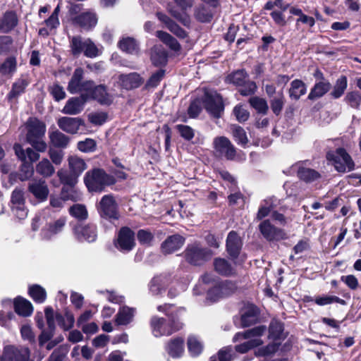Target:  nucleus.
Wrapping results in <instances>:
<instances>
[{"label": "nucleus", "mask_w": 361, "mask_h": 361, "mask_svg": "<svg viewBox=\"0 0 361 361\" xmlns=\"http://www.w3.org/2000/svg\"><path fill=\"white\" fill-rule=\"evenodd\" d=\"M74 234L80 241L93 242L97 238L96 226L93 224H78L74 228Z\"/></svg>", "instance_id": "nucleus-16"}, {"label": "nucleus", "mask_w": 361, "mask_h": 361, "mask_svg": "<svg viewBox=\"0 0 361 361\" xmlns=\"http://www.w3.org/2000/svg\"><path fill=\"white\" fill-rule=\"evenodd\" d=\"M241 246V240L238 234L234 231L230 232L226 240V247L229 255L233 258L237 257Z\"/></svg>", "instance_id": "nucleus-24"}, {"label": "nucleus", "mask_w": 361, "mask_h": 361, "mask_svg": "<svg viewBox=\"0 0 361 361\" xmlns=\"http://www.w3.org/2000/svg\"><path fill=\"white\" fill-rule=\"evenodd\" d=\"M348 82L345 76H341L339 78L334 87V89L331 92V95L333 97L337 99L343 95L345 90L347 88Z\"/></svg>", "instance_id": "nucleus-48"}, {"label": "nucleus", "mask_w": 361, "mask_h": 361, "mask_svg": "<svg viewBox=\"0 0 361 361\" xmlns=\"http://www.w3.org/2000/svg\"><path fill=\"white\" fill-rule=\"evenodd\" d=\"M307 92L305 84L300 80H294L290 83L289 96L291 99L298 100Z\"/></svg>", "instance_id": "nucleus-37"}, {"label": "nucleus", "mask_w": 361, "mask_h": 361, "mask_svg": "<svg viewBox=\"0 0 361 361\" xmlns=\"http://www.w3.org/2000/svg\"><path fill=\"white\" fill-rule=\"evenodd\" d=\"M171 283L170 277L167 275H159L154 277L150 281L149 288L152 295H161L166 290V287Z\"/></svg>", "instance_id": "nucleus-18"}, {"label": "nucleus", "mask_w": 361, "mask_h": 361, "mask_svg": "<svg viewBox=\"0 0 361 361\" xmlns=\"http://www.w3.org/2000/svg\"><path fill=\"white\" fill-rule=\"evenodd\" d=\"M250 104L258 113L265 114L268 111V104L264 99L254 97L250 99Z\"/></svg>", "instance_id": "nucleus-50"}, {"label": "nucleus", "mask_w": 361, "mask_h": 361, "mask_svg": "<svg viewBox=\"0 0 361 361\" xmlns=\"http://www.w3.org/2000/svg\"><path fill=\"white\" fill-rule=\"evenodd\" d=\"M231 129L233 136L238 144L243 146L245 145L248 142V139L243 128L240 126H233Z\"/></svg>", "instance_id": "nucleus-51"}, {"label": "nucleus", "mask_w": 361, "mask_h": 361, "mask_svg": "<svg viewBox=\"0 0 361 361\" xmlns=\"http://www.w3.org/2000/svg\"><path fill=\"white\" fill-rule=\"evenodd\" d=\"M151 60L155 66H162L166 63L167 54L161 46H154L152 48Z\"/></svg>", "instance_id": "nucleus-41"}, {"label": "nucleus", "mask_w": 361, "mask_h": 361, "mask_svg": "<svg viewBox=\"0 0 361 361\" xmlns=\"http://www.w3.org/2000/svg\"><path fill=\"white\" fill-rule=\"evenodd\" d=\"M56 322L64 331H68L73 326L75 319L70 313H66L65 315L56 314Z\"/></svg>", "instance_id": "nucleus-46"}, {"label": "nucleus", "mask_w": 361, "mask_h": 361, "mask_svg": "<svg viewBox=\"0 0 361 361\" xmlns=\"http://www.w3.org/2000/svg\"><path fill=\"white\" fill-rule=\"evenodd\" d=\"M176 3L182 8V12H178L175 9H170L169 12L173 17L180 21L185 26H189L190 24V16L185 13V10L191 8L192 0H174Z\"/></svg>", "instance_id": "nucleus-17"}, {"label": "nucleus", "mask_w": 361, "mask_h": 361, "mask_svg": "<svg viewBox=\"0 0 361 361\" xmlns=\"http://www.w3.org/2000/svg\"><path fill=\"white\" fill-rule=\"evenodd\" d=\"M18 23V19L15 12H6L1 17V32H10L17 26Z\"/></svg>", "instance_id": "nucleus-29"}, {"label": "nucleus", "mask_w": 361, "mask_h": 361, "mask_svg": "<svg viewBox=\"0 0 361 361\" xmlns=\"http://www.w3.org/2000/svg\"><path fill=\"white\" fill-rule=\"evenodd\" d=\"M82 97H72L69 99L64 106L62 112L65 114L76 115L82 111L85 99Z\"/></svg>", "instance_id": "nucleus-23"}, {"label": "nucleus", "mask_w": 361, "mask_h": 361, "mask_svg": "<svg viewBox=\"0 0 361 361\" xmlns=\"http://www.w3.org/2000/svg\"><path fill=\"white\" fill-rule=\"evenodd\" d=\"M157 37H159L165 44L175 51L180 49V45L178 41L169 33L164 31H157Z\"/></svg>", "instance_id": "nucleus-44"}, {"label": "nucleus", "mask_w": 361, "mask_h": 361, "mask_svg": "<svg viewBox=\"0 0 361 361\" xmlns=\"http://www.w3.org/2000/svg\"><path fill=\"white\" fill-rule=\"evenodd\" d=\"M331 88V84L326 80H322L314 84L308 95V99L314 100L324 96Z\"/></svg>", "instance_id": "nucleus-32"}, {"label": "nucleus", "mask_w": 361, "mask_h": 361, "mask_svg": "<svg viewBox=\"0 0 361 361\" xmlns=\"http://www.w3.org/2000/svg\"><path fill=\"white\" fill-rule=\"evenodd\" d=\"M80 197V194H79L76 190L71 189L69 194H66L65 188H63L62 190V197H51L50 200V204L53 207L60 208L62 207L66 200H71L73 201H77Z\"/></svg>", "instance_id": "nucleus-34"}, {"label": "nucleus", "mask_w": 361, "mask_h": 361, "mask_svg": "<svg viewBox=\"0 0 361 361\" xmlns=\"http://www.w3.org/2000/svg\"><path fill=\"white\" fill-rule=\"evenodd\" d=\"M66 222L65 218H60L53 223L49 224L46 228L42 230V234L43 238L49 239L61 232L66 225Z\"/></svg>", "instance_id": "nucleus-30"}, {"label": "nucleus", "mask_w": 361, "mask_h": 361, "mask_svg": "<svg viewBox=\"0 0 361 361\" xmlns=\"http://www.w3.org/2000/svg\"><path fill=\"white\" fill-rule=\"evenodd\" d=\"M314 302L317 305L324 306L331 304L333 302L340 303L345 305V301L335 295H322L317 296L314 298Z\"/></svg>", "instance_id": "nucleus-49"}, {"label": "nucleus", "mask_w": 361, "mask_h": 361, "mask_svg": "<svg viewBox=\"0 0 361 361\" xmlns=\"http://www.w3.org/2000/svg\"><path fill=\"white\" fill-rule=\"evenodd\" d=\"M45 318L47 320V324L48 326V329L51 331H54L56 328V314L54 312V310L47 307L44 310Z\"/></svg>", "instance_id": "nucleus-58"}, {"label": "nucleus", "mask_w": 361, "mask_h": 361, "mask_svg": "<svg viewBox=\"0 0 361 361\" xmlns=\"http://www.w3.org/2000/svg\"><path fill=\"white\" fill-rule=\"evenodd\" d=\"M59 6H58L54 9L50 17L45 20L46 26L49 29V30H53L59 25Z\"/></svg>", "instance_id": "nucleus-63"}, {"label": "nucleus", "mask_w": 361, "mask_h": 361, "mask_svg": "<svg viewBox=\"0 0 361 361\" xmlns=\"http://www.w3.org/2000/svg\"><path fill=\"white\" fill-rule=\"evenodd\" d=\"M274 204L271 200H266L264 203L260 206L257 214V219H262L269 215L271 209L274 207Z\"/></svg>", "instance_id": "nucleus-60"}, {"label": "nucleus", "mask_w": 361, "mask_h": 361, "mask_svg": "<svg viewBox=\"0 0 361 361\" xmlns=\"http://www.w3.org/2000/svg\"><path fill=\"white\" fill-rule=\"evenodd\" d=\"M150 326L152 334L155 337H161L169 336L181 329L183 323L176 316H172L169 322L164 318L154 316L151 319Z\"/></svg>", "instance_id": "nucleus-2"}, {"label": "nucleus", "mask_w": 361, "mask_h": 361, "mask_svg": "<svg viewBox=\"0 0 361 361\" xmlns=\"http://www.w3.org/2000/svg\"><path fill=\"white\" fill-rule=\"evenodd\" d=\"M27 141L38 152H44L47 144L42 140L46 131V126L42 121L32 118L27 123Z\"/></svg>", "instance_id": "nucleus-4"}, {"label": "nucleus", "mask_w": 361, "mask_h": 361, "mask_svg": "<svg viewBox=\"0 0 361 361\" xmlns=\"http://www.w3.org/2000/svg\"><path fill=\"white\" fill-rule=\"evenodd\" d=\"M70 214L79 219H85L87 217V211L82 204H75L69 209Z\"/></svg>", "instance_id": "nucleus-59"}, {"label": "nucleus", "mask_w": 361, "mask_h": 361, "mask_svg": "<svg viewBox=\"0 0 361 361\" xmlns=\"http://www.w3.org/2000/svg\"><path fill=\"white\" fill-rule=\"evenodd\" d=\"M265 330V326H259L244 332L237 333L233 338L235 342L242 340L247 341L236 345L235 350L240 353H245L255 347L261 345L263 341L260 336L263 335Z\"/></svg>", "instance_id": "nucleus-1"}, {"label": "nucleus", "mask_w": 361, "mask_h": 361, "mask_svg": "<svg viewBox=\"0 0 361 361\" xmlns=\"http://www.w3.org/2000/svg\"><path fill=\"white\" fill-rule=\"evenodd\" d=\"M188 348L192 356H197L202 353L203 345L197 337L190 336L188 338Z\"/></svg>", "instance_id": "nucleus-45"}, {"label": "nucleus", "mask_w": 361, "mask_h": 361, "mask_svg": "<svg viewBox=\"0 0 361 361\" xmlns=\"http://www.w3.org/2000/svg\"><path fill=\"white\" fill-rule=\"evenodd\" d=\"M135 312V309L127 306L121 307L116 316V324L118 326L130 324L133 319Z\"/></svg>", "instance_id": "nucleus-31"}, {"label": "nucleus", "mask_w": 361, "mask_h": 361, "mask_svg": "<svg viewBox=\"0 0 361 361\" xmlns=\"http://www.w3.org/2000/svg\"><path fill=\"white\" fill-rule=\"evenodd\" d=\"M247 78L248 75L245 70H238L229 74L226 78V82L240 87L244 85Z\"/></svg>", "instance_id": "nucleus-42"}, {"label": "nucleus", "mask_w": 361, "mask_h": 361, "mask_svg": "<svg viewBox=\"0 0 361 361\" xmlns=\"http://www.w3.org/2000/svg\"><path fill=\"white\" fill-rule=\"evenodd\" d=\"M71 51L74 56H79L85 49V40L80 37H73L70 42Z\"/></svg>", "instance_id": "nucleus-52"}, {"label": "nucleus", "mask_w": 361, "mask_h": 361, "mask_svg": "<svg viewBox=\"0 0 361 361\" xmlns=\"http://www.w3.org/2000/svg\"><path fill=\"white\" fill-rule=\"evenodd\" d=\"M82 73L83 71L81 68H77L75 70L74 73L68 86V90L71 94H75L78 92H85L86 94L87 92L89 91V90H92V81L81 82Z\"/></svg>", "instance_id": "nucleus-14"}, {"label": "nucleus", "mask_w": 361, "mask_h": 361, "mask_svg": "<svg viewBox=\"0 0 361 361\" xmlns=\"http://www.w3.org/2000/svg\"><path fill=\"white\" fill-rule=\"evenodd\" d=\"M185 243V238L180 235L169 236L162 243L161 249L166 254L172 253L180 249Z\"/></svg>", "instance_id": "nucleus-22"}, {"label": "nucleus", "mask_w": 361, "mask_h": 361, "mask_svg": "<svg viewBox=\"0 0 361 361\" xmlns=\"http://www.w3.org/2000/svg\"><path fill=\"white\" fill-rule=\"evenodd\" d=\"M85 96L91 97L98 100L102 104H109L111 102L104 86H94L93 82L92 90H89V91L85 94Z\"/></svg>", "instance_id": "nucleus-33"}, {"label": "nucleus", "mask_w": 361, "mask_h": 361, "mask_svg": "<svg viewBox=\"0 0 361 361\" xmlns=\"http://www.w3.org/2000/svg\"><path fill=\"white\" fill-rule=\"evenodd\" d=\"M213 146L216 155L227 159H234L235 149L231 141L224 136L216 137L213 140Z\"/></svg>", "instance_id": "nucleus-10"}, {"label": "nucleus", "mask_w": 361, "mask_h": 361, "mask_svg": "<svg viewBox=\"0 0 361 361\" xmlns=\"http://www.w3.org/2000/svg\"><path fill=\"white\" fill-rule=\"evenodd\" d=\"M298 176L305 182H312L319 178V174L316 171L304 167L299 168Z\"/></svg>", "instance_id": "nucleus-47"}, {"label": "nucleus", "mask_w": 361, "mask_h": 361, "mask_svg": "<svg viewBox=\"0 0 361 361\" xmlns=\"http://www.w3.org/2000/svg\"><path fill=\"white\" fill-rule=\"evenodd\" d=\"M57 175L63 184L71 187H73L78 183L79 177L72 173L66 174L63 170L58 171Z\"/></svg>", "instance_id": "nucleus-53"}, {"label": "nucleus", "mask_w": 361, "mask_h": 361, "mask_svg": "<svg viewBox=\"0 0 361 361\" xmlns=\"http://www.w3.org/2000/svg\"><path fill=\"white\" fill-rule=\"evenodd\" d=\"M195 18L201 22H209L212 18V13L204 6L199 7L195 13Z\"/></svg>", "instance_id": "nucleus-64"}, {"label": "nucleus", "mask_w": 361, "mask_h": 361, "mask_svg": "<svg viewBox=\"0 0 361 361\" xmlns=\"http://www.w3.org/2000/svg\"><path fill=\"white\" fill-rule=\"evenodd\" d=\"M326 157L328 164L339 173L349 172L355 169V163L352 157L342 147L329 151Z\"/></svg>", "instance_id": "nucleus-3"}, {"label": "nucleus", "mask_w": 361, "mask_h": 361, "mask_svg": "<svg viewBox=\"0 0 361 361\" xmlns=\"http://www.w3.org/2000/svg\"><path fill=\"white\" fill-rule=\"evenodd\" d=\"M204 106L207 111L216 118L220 117L224 109L221 97L215 91L205 93Z\"/></svg>", "instance_id": "nucleus-11"}, {"label": "nucleus", "mask_w": 361, "mask_h": 361, "mask_svg": "<svg viewBox=\"0 0 361 361\" xmlns=\"http://www.w3.org/2000/svg\"><path fill=\"white\" fill-rule=\"evenodd\" d=\"M30 192L37 199L44 200L47 199L49 190L44 180L33 181L29 185Z\"/></svg>", "instance_id": "nucleus-28"}, {"label": "nucleus", "mask_w": 361, "mask_h": 361, "mask_svg": "<svg viewBox=\"0 0 361 361\" xmlns=\"http://www.w3.org/2000/svg\"><path fill=\"white\" fill-rule=\"evenodd\" d=\"M36 172L44 178H49L51 176L54 172L55 169L52 164L47 159H42L35 167Z\"/></svg>", "instance_id": "nucleus-40"}, {"label": "nucleus", "mask_w": 361, "mask_h": 361, "mask_svg": "<svg viewBox=\"0 0 361 361\" xmlns=\"http://www.w3.org/2000/svg\"><path fill=\"white\" fill-rule=\"evenodd\" d=\"M259 229L263 237L269 241L281 240L288 238L283 229L274 226L269 220L261 222Z\"/></svg>", "instance_id": "nucleus-12"}, {"label": "nucleus", "mask_w": 361, "mask_h": 361, "mask_svg": "<svg viewBox=\"0 0 361 361\" xmlns=\"http://www.w3.org/2000/svg\"><path fill=\"white\" fill-rule=\"evenodd\" d=\"M97 208L102 218L109 220H116L119 218L117 203L114 197L111 195L103 196Z\"/></svg>", "instance_id": "nucleus-6"}, {"label": "nucleus", "mask_w": 361, "mask_h": 361, "mask_svg": "<svg viewBox=\"0 0 361 361\" xmlns=\"http://www.w3.org/2000/svg\"><path fill=\"white\" fill-rule=\"evenodd\" d=\"M289 8V4L283 1V0L269 1L266 3L264 9L270 10V16L272 19L279 26L286 25V20L284 12Z\"/></svg>", "instance_id": "nucleus-9"}, {"label": "nucleus", "mask_w": 361, "mask_h": 361, "mask_svg": "<svg viewBox=\"0 0 361 361\" xmlns=\"http://www.w3.org/2000/svg\"><path fill=\"white\" fill-rule=\"evenodd\" d=\"M119 47L123 51L133 54L136 51L137 45L133 38L127 37L120 41Z\"/></svg>", "instance_id": "nucleus-54"}, {"label": "nucleus", "mask_w": 361, "mask_h": 361, "mask_svg": "<svg viewBox=\"0 0 361 361\" xmlns=\"http://www.w3.org/2000/svg\"><path fill=\"white\" fill-rule=\"evenodd\" d=\"M11 209L13 215L20 220L23 212V191L20 188H16L12 193Z\"/></svg>", "instance_id": "nucleus-27"}, {"label": "nucleus", "mask_w": 361, "mask_h": 361, "mask_svg": "<svg viewBox=\"0 0 361 361\" xmlns=\"http://www.w3.org/2000/svg\"><path fill=\"white\" fill-rule=\"evenodd\" d=\"M283 330L281 323L276 321L272 322L269 326V337L274 340L281 338Z\"/></svg>", "instance_id": "nucleus-57"}, {"label": "nucleus", "mask_w": 361, "mask_h": 361, "mask_svg": "<svg viewBox=\"0 0 361 361\" xmlns=\"http://www.w3.org/2000/svg\"><path fill=\"white\" fill-rule=\"evenodd\" d=\"M0 361H23V355L20 350L13 345H6L4 348Z\"/></svg>", "instance_id": "nucleus-36"}, {"label": "nucleus", "mask_w": 361, "mask_h": 361, "mask_svg": "<svg viewBox=\"0 0 361 361\" xmlns=\"http://www.w3.org/2000/svg\"><path fill=\"white\" fill-rule=\"evenodd\" d=\"M57 124L60 129L63 131L70 133L76 134L80 128L85 126L82 119L78 117H61L57 121Z\"/></svg>", "instance_id": "nucleus-15"}, {"label": "nucleus", "mask_w": 361, "mask_h": 361, "mask_svg": "<svg viewBox=\"0 0 361 361\" xmlns=\"http://www.w3.org/2000/svg\"><path fill=\"white\" fill-rule=\"evenodd\" d=\"M135 244L134 233L127 227L121 228L115 242L116 247L122 252H129Z\"/></svg>", "instance_id": "nucleus-13"}, {"label": "nucleus", "mask_w": 361, "mask_h": 361, "mask_svg": "<svg viewBox=\"0 0 361 361\" xmlns=\"http://www.w3.org/2000/svg\"><path fill=\"white\" fill-rule=\"evenodd\" d=\"M114 178L100 169H94L86 173L84 183L90 192H102L106 185L114 183Z\"/></svg>", "instance_id": "nucleus-5"}, {"label": "nucleus", "mask_w": 361, "mask_h": 361, "mask_svg": "<svg viewBox=\"0 0 361 361\" xmlns=\"http://www.w3.org/2000/svg\"><path fill=\"white\" fill-rule=\"evenodd\" d=\"M85 55L90 58H94L99 54V50L90 39H85Z\"/></svg>", "instance_id": "nucleus-55"}, {"label": "nucleus", "mask_w": 361, "mask_h": 361, "mask_svg": "<svg viewBox=\"0 0 361 361\" xmlns=\"http://www.w3.org/2000/svg\"><path fill=\"white\" fill-rule=\"evenodd\" d=\"M284 104V97L282 94H279L271 100V108L276 115H279Z\"/></svg>", "instance_id": "nucleus-61"}, {"label": "nucleus", "mask_w": 361, "mask_h": 361, "mask_svg": "<svg viewBox=\"0 0 361 361\" xmlns=\"http://www.w3.org/2000/svg\"><path fill=\"white\" fill-rule=\"evenodd\" d=\"M215 271L223 276H230L234 274L233 267L227 260L222 258H216L214 261Z\"/></svg>", "instance_id": "nucleus-39"}, {"label": "nucleus", "mask_w": 361, "mask_h": 361, "mask_svg": "<svg viewBox=\"0 0 361 361\" xmlns=\"http://www.w3.org/2000/svg\"><path fill=\"white\" fill-rule=\"evenodd\" d=\"M118 82L122 87L131 90L138 87L142 83V80L137 73H131L126 75H120Z\"/></svg>", "instance_id": "nucleus-21"}, {"label": "nucleus", "mask_w": 361, "mask_h": 361, "mask_svg": "<svg viewBox=\"0 0 361 361\" xmlns=\"http://www.w3.org/2000/svg\"><path fill=\"white\" fill-rule=\"evenodd\" d=\"M96 148V142L93 139L87 138L78 142V149L82 152H93Z\"/></svg>", "instance_id": "nucleus-62"}, {"label": "nucleus", "mask_w": 361, "mask_h": 361, "mask_svg": "<svg viewBox=\"0 0 361 361\" xmlns=\"http://www.w3.org/2000/svg\"><path fill=\"white\" fill-rule=\"evenodd\" d=\"M50 142L54 147L65 148L68 146L70 138L59 130H54L49 133Z\"/></svg>", "instance_id": "nucleus-38"}, {"label": "nucleus", "mask_w": 361, "mask_h": 361, "mask_svg": "<svg viewBox=\"0 0 361 361\" xmlns=\"http://www.w3.org/2000/svg\"><path fill=\"white\" fill-rule=\"evenodd\" d=\"M259 316L258 309L252 304L245 305L241 310V326H249L257 322Z\"/></svg>", "instance_id": "nucleus-19"}, {"label": "nucleus", "mask_w": 361, "mask_h": 361, "mask_svg": "<svg viewBox=\"0 0 361 361\" xmlns=\"http://www.w3.org/2000/svg\"><path fill=\"white\" fill-rule=\"evenodd\" d=\"M68 161L71 173L78 176H80L87 169V164L85 161L78 156H71L68 157Z\"/></svg>", "instance_id": "nucleus-35"}, {"label": "nucleus", "mask_w": 361, "mask_h": 361, "mask_svg": "<svg viewBox=\"0 0 361 361\" xmlns=\"http://www.w3.org/2000/svg\"><path fill=\"white\" fill-rule=\"evenodd\" d=\"M237 288L235 283L231 281L215 282L214 286L208 290L207 299L215 302L233 293Z\"/></svg>", "instance_id": "nucleus-7"}, {"label": "nucleus", "mask_w": 361, "mask_h": 361, "mask_svg": "<svg viewBox=\"0 0 361 361\" xmlns=\"http://www.w3.org/2000/svg\"><path fill=\"white\" fill-rule=\"evenodd\" d=\"M75 23L85 30H89L94 27L97 23L96 15L91 12L87 11L80 13L74 19Z\"/></svg>", "instance_id": "nucleus-25"}, {"label": "nucleus", "mask_w": 361, "mask_h": 361, "mask_svg": "<svg viewBox=\"0 0 361 361\" xmlns=\"http://www.w3.org/2000/svg\"><path fill=\"white\" fill-rule=\"evenodd\" d=\"M345 101L351 107L358 109L361 104V94L357 91L348 92Z\"/></svg>", "instance_id": "nucleus-56"}, {"label": "nucleus", "mask_w": 361, "mask_h": 361, "mask_svg": "<svg viewBox=\"0 0 361 361\" xmlns=\"http://www.w3.org/2000/svg\"><path fill=\"white\" fill-rule=\"evenodd\" d=\"M157 16L159 20L164 23L166 25V27L178 37L185 38L187 37L186 32L166 15L162 13H157Z\"/></svg>", "instance_id": "nucleus-26"}, {"label": "nucleus", "mask_w": 361, "mask_h": 361, "mask_svg": "<svg viewBox=\"0 0 361 361\" xmlns=\"http://www.w3.org/2000/svg\"><path fill=\"white\" fill-rule=\"evenodd\" d=\"M212 255V252L207 249L201 247L198 244L190 245L185 251V259L190 264L200 265L208 260Z\"/></svg>", "instance_id": "nucleus-8"}, {"label": "nucleus", "mask_w": 361, "mask_h": 361, "mask_svg": "<svg viewBox=\"0 0 361 361\" xmlns=\"http://www.w3.org/2000/svg\"><path fill=\"white\" fill-rule=\"evenodd\" d=\"M28 294L34 301L42 303L45 301L47 293L45 290L39 285H32L28 288Z\"/></svg>", "instance_id": "nucleus-43"}, {"label": "nucleus", "mask_w": 361, "mask_h": 361, "mask_svg": "<svg viewBox=\"0 0 361 361\" xmlns=\"http://www.w3.org/2000/svg\"><path fill=\"white\" fill-rule=\"evenodd\" d=\"M184 339L180 337L169 340L165 346L167 354L173 358L180 357L184 353Z\"/></svg>", "instance_id": "nucleus-20"}]
</instances>
